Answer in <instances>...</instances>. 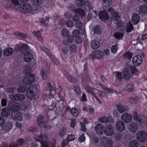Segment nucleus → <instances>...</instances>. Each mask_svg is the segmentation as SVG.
I'll use <instances>...</instances> for the list:
<instances>
[{"mask_svg": "<svg viewBox=\"0 0 147 147\" xmlns=\"http://www.w3.org/2000/svg\"><path fill=\"white\" fill-rule=\"evenodd\" d=\"M41 72V76L42 78L45 80H46L47 78V76L46 71L43 69H42Z\"/></svg>", "mask_w": 147, "mask_h": 147, "instance_id": "obj_55", "label": "nucleus"}, {"mask_svg": "<svg viewBox=\"0 0 147 147\" xmlns=\"http://www.w3.org/2000/svg\"><path fill=\"white\" fill-rule=\"evenodd\" d=\"M16 89L15 88L13 87L11 88L7 89V92L8 93H15L16 92Z\"/></svg>", "mask_w": 147, "mask_h": 147, "instance_id": "obj_59", "label": "nucleus"}, {"mask_svg": "<svg viewBox=\"0 0 147 147\" xmlns=\"http://www.w3.org/2000/svg\"><path fill=\"white\" fill-rule=\"evenodd\" d=\"M116 107L119 112L120 113H123L127 110V107L124 106L121 103H119L116 105Z\"/></svg>", "mask_w": 147, "mask_h": 147, "instance_id": "obj_21", "label": "nucleus"}, {"mask_svg": "<svg viewBox=\"0 0 147 147\" xmlns=\"http://www.w3.org/2000/svg\"><path fill=\"white\" fill-rule=\"evenodd\" d=\"M10 99L14 101H20L25 98L24 95L20 94H10L9 96Z\"/></svg>", "mask_w": 147, "mask_h": 147, "instance_id": "obj_10", "label": "nucleus"}, {"mask_svg": "<svg viewBox=\"0 0 147 147\" xmlns=\"http://www.w3.org/2000/svg\"><path fill=\"white\" fill-rule=\"evenodd\" d=\"M33 35L37 38L39 40L42 41V39L41 36V34L40 33V31H38L37 32L35 31H33L32 32Z\"/></svg>", "mask_w": 147, "mask_h": 147, "instance_id": "obj_40", "label": "nucleus"}, {"mask_svg": "<svg viewBox=\"0 0 147 147\" xmlns=\"http://www.w3.org/2000/svg\"><path fill=\"white\" fill-rule=\"evenodd\" d=\"M138 144L136 140L131 141L129 143V147H137Z\"/></svg>", "mask_w": 147, "mask_h": 147, "instance_id": "obj_45", "label": "nucleus"}, {"mask_svg": "<svg viewBox=\"0 0 147 147\" xmlns=\"http://www.w3.org/2000/svg\"><path fill=\"white\" fill-rule=\"evenodd\" d=\"M75 139V136L73 134H71L67 136V139L69 142L74 141Z\"/></svg>", "mask_w": 147, "mask_h": 147, "instance_id": "obj_51", "label": "nucleus"}, {"mask_svg": "<svg viewBox=\"0 0 147 147\" xmlns=\"http://www.w3.org/2000/svg\"><path fill=\"white\" fill-rule=\"evenodd\" d=\"M74 89L75 92L78 94H80L81 93L80 89V88L77 86H75Z\"/></svg>", "mask_w": 147, "mask_h": 147, "instance_id": "obj_62", "label": "nucleus"}, {"mask_svg": "<svg viewBox=\"0 0 147 147\" xmlns=\"http://www.w3.org/2000/svg\"><path fill=\"white\" fill-rule=\"evenodd\" d=\"M100 142L101 144L104 147H112L113 144V140L107 137L102 138Z\"/></svg>", "mask_w": 147, "mask_h": 147, "instance_id": "obj_6", "label": "nucleus"}, {"mask_svg": "<svg viewBox=\"0 0 147 147\" xmlns=\"http://www.w3.org/2000/svg\"><path fill=\"white\" fill-rule=\"evenodd\" d=\"M90 143L93 145V147H95L98 145V142L99 140L98 138L96 136H93L90 138Z\"/></svg>", "mask_w": 147, "mask_h": 147, "instance_id": "obj_30", "label": "nucleus"}, {"mask_svg": "<svg viewBox=\"0 0 147 147\" xmlns=\"http://www.w3.org/2000/svg\"><path fill=\"white\" fill-rule=\"evenodd\" d=\"M128 129L130 132L135 133L138 129L137 124L134 123H131L129 126Z\"/></svg>", "mask_w": 147, "mask_h": 147, "instance_id": "obj_22", "label": "nucleus"}, {"mask_svg": "<svg viewBox=\"0 0 147 147\" xmlns=\"http://www.w3.org/2000/svg\"><path fill=\"white\" fill-rule=\"evenodd\" d=\"M18 145L22 146L25 144L26 140L22 139H18L17 140Z\"/></svg>", "mask_w": 147, "mask_h": 147, "instance_id": "obj_56", "label": "nucleus"}, {"mask_svg": "<svg viewBox=\"0 0 147 147\" xmlns=\"http://www.w3.org/2000/svg\"><path fill=\"white\" fill-rule=\"evenodd\" d=\"M82 39L79 36L77 37L75 39V42L78 44L82 42Z\"/></svg>", "mask_w": 147, "mask_h": 147, "instance_id": "obj_64", "label": "nucleus"}, {"mask_svg": "<svg viewBox=\"0 0 147 147\" xmlns=\"http://www.w3.org/2000/svg\"><path fill=\"white\" fill-rule=\"evenodd\" d=\"M9 110L7 107L3 108L1 113L2 116L3 117H7L10 115Z\"/></svg>", "mask_w": 147, "mask_h": 147, "instance_id": "obj_31", "label": "nucleus"}, {"mask_svg": "<svg viewBox=\"0 0 147 147\" xmlns=\"http://www.w3.org/2000/svg\"><path fill=\"white\" fill-rule=\"evenodd\" d=\"M67 79L68 81H69L72 83H75L78 82V80L71 76H68L67 77Z\"/></svg>", "mask_w": 147, "mask_h": 147, "instance_id": "obj_43", "label": "nucleus"}, {"mask_svg": "<svg viewBox=\"0 0 147 147\" xmlns=\"http://www.w3.org/2000/svg\"><path fill=\"white\" fill-rule=\"evenodd\" d=\"M99 18L102 20L105 21L109 18V16L107 11L105 10L100 11L98 14Z\"/></svg>", "mask_w": 147, "mask_h": 147, "instance_id": "obj_13", "label": "nucleus"}, {"mask_svg": "<svg viewBox=\"0 0 147 147\" xmlns=\"http://www.w3.org/2000/svg\"><path fill=\"white\" fill-rule=\"evenodd\" d=\"M74 40V37L73 36H69L68 37L67 41L69 43L72 42Z\"/></svg>", "mask_w": 147, "mask_h": 147, "instance_id": "obj_60", "label": "nucleus"}, {"mask_svg": "<svg viewBox=\"0 0 147 147\" xmlns=\"http://www.w3.org/2000/svg\"><path fill=\"white\" fill-rule=\"evenodd\" d=\"M33 58V55L30 51L25 53L24 57V60L25 62H29Z\"/></svg>", "mask_w": 147, "mask_h": 147, "instance_id": "obj_19", "label": "nucleus"}, {"mask_svg": "<svg viewBox=\"0 0 147 147\" xmlns=\"http://www.w3.org/2000/svg\"><path fill=\"white\" fill-rule=\"evenodd\" d=\"M12 126V125L11 122H6L2 127V129L3 130L8 132L11 129Z\"/></svg>", "mask_w": 147, "mask_h": 147, "instance_id": "obj_27", "label": "nucleus"}, {"mask_svg": "<svg viewBox=\"0 0 147 147\" xmlns=\"http://www.w3.org/2000/svg\"><path fill=\"white\" fill-rule=\"evenodd\" d=\"M112 3V1L109 2L103 1V5L106 8H107L110 6Z\"/></svg>", "mask_w": 147, "mask_h": 147, "instance_id": "obj_58", "label": "nucleus"}, {"mask_svg": "<svg viewBox=\"0 0 147 147\" xmlns=\"http://www.w3.org/2000/svg\"><path fill=\"white\" fill-rule=\"evenodd\" d=\"M120 16L118 13L114 11L112 13L111 19L112 21H114L115 22H119L120 20H121Z\"/></svg>", "mask_w": 147, "mask_h": 147, "instance_id": "obj_20", "label": "nucleus"}, {"mask_svg": "<svg viewBox=\"0 0 147 147\" xmlns=\"http://www.w3.org/2000/svg\"><path fill=\"white\" fill-rule=\"evenodd\" d=\"M140 18L139 15L136 13H134L132 16L131 21L134 24H137L139 22Z\"/></svg>", "mask_w": 147, "mask_h": 147, "instance_id": "obj_24", "label": "nucleus"}, {"mask_svg": "<svg viewBox=\"0 0 147 147\" xmlns=\"http://www.w3.org/2000/svg\"><path fill=\"white\" fill-rule=\"evenodd\" d=\"M11 117L12 119L16 121H21L22 120L21 114L18 111L12 112Z\"/></svg>", "mask_w": 147, "mask_h": 147, "instance_id": "obj_17", "label": "nucleus"}, {"mask_svg": "<svg viewBox=\"0 0 147 147\" xmlns=\"http://www.w3.org/2000/svg\"><path fill=\"white\" fill-rule=\"evenodd\" d=\"M62 35L65 37H67L69 35V32L65 29H63L61 31Z\"/></svg>", "mask_w": 147, "mask_h": 147, "instance_id": "obj_53", "label": "nucleus"}, {"mask_svg": "<svg viewBox=\"0 0 147 147\" xmlns=\"http://www.w3.org/2000/svg\"><path fill=\"white\" fill-rule=\"evenodd\" d=\"M125 90L128 92H131L133 90V86L131 84H129L126 85L125 88Z\"/></svg>", "mask_w": 147, "mask_h": 147, "instance_id": "obj_46", "label": "nucleus"}, {"mask_svg": "<svg viewBox=\"0 0 147 147\" xmlns=\"http://www.w3.org/2000/svg\"><path fill=\"white\" fill-rule=\"evenodd\" d=\"M32 4L34 5H39L41 4V0H31Z\"/></svg>", "mask_w": 147, "mask_h": 147, "instance_id": "obj_48", "label": "nucleus"}, {"mask_svg": "<svg viewBox=\"0 0 147 147\" xmlns=\"http://www.w3.org/2000/svg\"><path fill=\"white\" fill-rule=\"evenodd\" d=\"M103 125L100 123H98L95 126L96 132L98 134L101 135L102 134Z\"/></svg>", "mask_w": 147, "mask_h": 147, "instance_id": "obj_25", "label": "nucleus"}, {"mask_svg": "<svg viewBox=\"0 0 147 147\" xmlns=\"http://www.w3.org/2000/svg\"><path fill=\"white\" fill-rule=\"evenodd\" d=\"M142 57L139 55L135 56L133 57L132 61L135 66H138L142 63Z\"/></svg>", "mask_w": 147, "mask_h": 147, "instance_id": "obj_12", "label": "nucleus"}, {"mask_svg": "<svg viewBox=\"0 0 147 147\" xmlns=\"http://www.w3.org/2000/svg\"><path fill=\"white\" fill-rule=\"evenodd\" d=\"M117 50V45H115L114 46H112L111 48V51L113 53H116Z\"/></svg>", "mask_w": 147, "mask_h": 147, "instance_id": "obj_63", "label": "nucleus"}, {"mask_svg": "<svg viewBox=\"0 0 147 147\" xmlns=\"http://www.w3.org/2000/svg\"><path fill=\"white\" fill-rule=\"evenodd\" d=\"M69 49L71 53L76 52L77 50L76 46L74 44H71L69 46Z\"/></svg>", "mask_w": 147, "mask_h": 147, "instance_id": "obj_42", "label": "nucleus"}, {"mask_svg": "<svg viewBox=\"0 0 147 147\" xmlns=\"http://www.w3.org/2000/svg\"><path fill=\"white\" fill-rule=\"evenodd\" d=\"M13 52V49L9 48L5 49L4 50L3 54L6 56H9L12 55Z\"/></svg>", "mask_w": 147, "mask_h": 147, "instance_id": "obj_34", "label": "nucleus"}, {"mask_svg": "<svg viewBox=\"0 0 147 147\" xmlns=\"http://www.w3.org/2000/svg\"><path fill=\"white\" fill-rule=\"evenodd\" d=\"M136 137L138 141L144 143L147 140V133L144 131H139L137 133Z\"/></svg>", "mask_w": 147, "mask_h": 147, "instance_id": "obj_4", "label": "nucleus"}, {"mask_svg": "<svg viewBox=\"0 0 147 147\" xmlns=\"http://www.w3.org/2000/svg\"><path fill=\"white\" fill-rule=\"evenodd\" d=\"M67 132V129L63 127L60 130L58 134L60 137H62L66 135Z\"/></svg>", "mask_w": 147, "mask_h": 147, "instance_id": "obj_38", "label": "nucleus"}, {"mask_svg": "<svg viewBox=\"0 0 147 147\" xmlns=\"http://www.w3.org/2000/svg\"><path fill=\"white\" fill-rule=\"evenodd\" d=\"M100 46V43L97 40H94L91 42V46L93 49H97Z\"/></svg>", "mask_w": 147, "mask_h": 147, "instance_id": "obj_32", "label": "nucleus"}, {"mask_svg": "<svg viewBox=\"0 0 147 147\" xmlns=\"http://www.w3.org/2000/svg\"><path fill=\"white\" fill-rule=\"evenodd\" d=\"M115 138L117 140H121L122 139V134L121 133H116L115 135Z\"/></svg>", "mask_w": 147, "mask_h": 147, "instance_id": "obj_52", "label": "nucleus"}, {"mask_svg": "<svg viewBox=\"0 0 147 147\" xmlns=\"http://www.w3.org/2000/svg\"><path fill=\"white\" fill-rule=\"evenodd\" d=\"M121 120L124 121L125 123H129L132 119V117L129 114L125 113L123 114L121 117Z\"/></svg>", "mask_w": 147, "mask_h": 147, "instance_id": "obj_15", "label": "nucleus"}, {"mask_svg": "<svg viewBox=\"0 0 147 147\" xmlns=\"http://www.w3.org/2000/svg\"><path fill=\"white\" fill-rule=\"evenodd\" d=\"M74 22L71 20H69L65 22V24L68 27H72L74 25Z\"/></svg>", "mask_w": 147, "mask_h": 147, "instance_id": "obj_47", "label": "nucleus"}, {"mask_svg": "<svg viewBox=\"0 0 147 147\" xmlns=\"http://www.w3.org/2000/svg\"><path fill=\"white\" fill-rule=\"evenodd\" d=\"M98 120L99 122L101 123H110L112 121V118L109 116L107 117H101L99 118Z\"/></svg>", "mask_w": 147, "mask_h": 147, "instance_id": "obj_23", "label": "nucleus"}, {"mask_svg": "<svg viewBox=\"0 0 147 147\" xmlns=\"http://www.w3.org/2000/svg\"><path fill=\"white\" fill-rule=\"evenodd\" d=\"M33 35L37 38L39 40L42 41V39L41 36V34L40 33V31H38L37 32L35 31H33L32 32Z\"/></svg>", "mask_w": 147, "mask_h": 147, "instance_id": "obj_39", "label": "nucleus"}, {"mask_svg": "<svg viewBox=\"0 0 147 147\" xmlns=\"http://www.w3.org/2000/svg\"><path fill=\"white\" fill-rule=\"evenodd\" d=\"M35 80L34 77L33 75L30 74L26 75L23 80L24 83L26 85H30L34 82Z\"/></svg>", "mask_w": 147, "mask_h": 147, "instance_id": "obj_7", "label": "nucleus"}, {"mask_svg": "<svg viewBox=\"0 0 147 147\" xmlns=\"http://www.w3.org/2000/svg\"><path fill=\"white\" fill-rule=\"evenodd\" d=\"M37 139L42 147H49V143L47 142V138L45 135H40L38 136Z\"/></svg>", "mask_w": 147, "mask_h": 147, "instance_id": "obj_8", "label": "nucleus"}, {"mask_svg": "<svg viewBox=\"0 0 147 147\" xmlns=\"http://www.w3.org/2000/svg\"><path fill=\"white\" fill-rule=\"evenodd\" d=\"M85 89L88 92H89L91 94L94 92V88L90 86H89L86 85L84 86Z\"/></svg>", "mask_w": 147, "mask_h": 147, "instance_id": "obj_49", "label": "nucleus"}, {"mask_svg": "<svg viewBox=\"0 0 147 147\" xmlns=\"http://www.w3.org/2000/svg\"><path fill=\"white\" fill-rule=\"evenodd\" d=\"M70 112L71 114L74 117H77L79 115L78 110L75 108L70 109Z\"/></svg>", "mask_w": 147, "mask_h": 147, "instance_id": "obj_35", "label": "nucleus"}, {"mask_svg": "<svg viewBox=\"0 0 147 147\" xmlns=\"http://www.w3.org/2000/svg\"><path fill=\"white\" fill-rule=\"evenodd\" d=\"M124 57L125 58L130 60L132 57V55L129 52H127L125 53L123 55Z\"/></svg>", "mask_w": 147, "mask_h": 147, "instance_id": "obj_57", "label": "nucleus"}, {"mask_svg": "<svg viewBox=\"0 0 147 147\" xmlns=\"http://www.w3.org/2000/svg\"><path fill=\"white\" fill-rule=\"evenodd\" d=\"M138 71V70L134 67L126 65L123 70V78L127 80H129L132 76V74H136Z\"/></svg>", "mask_w": 147, "mask_h": 147, "instance_id": "obj_1", "label": "nucleus"}, {"mask_svg": "<svg viewBox=\"0 0 147 147\" xmlns=\"http://www.w3.org/2000/svg\"><path fill=\"white\" fill-rule=\"evenodd\" d=\"M36 90L37 88L35 86H30L27 90L26 96L30 99H34L35 95L34 92Z\"/></svg>", "mask_w": 147, "mask_h": 147, "instance_id": "obj_5", "label": "nucleus"}, {"mask_svg": "<svg viewBox=\"0 0 147 147\" xmlns=\"http://www.w3.org/2000/svg\"><path fill=\"white\" fill-rule=\"evenodd\" d=\"M20 9L22 12L25 13L30 12L31 10V6L27 4L22 5L20 7Z\"/></svg>", "mask_w": 147, "mask_h": 147, "instance_id": "obj_16", "label": "nucleus"}, {"mask_svg": "<svg viewBox=\"0 0 147 147\" xmlns=\"http://www.w3.org/2000/svg\"><path fill=\"white\" fill-rule=\"evenodd\" d=\"M74 11L75 14H79L81 17H84L85 16L84 10L81 8H78L74 9Z\"/></svg>", "mask_w": 147, "mask_h": 147, "instance_id": "obj_26", "label": "nucleus"}, {"mask_svg": "<svg viewBox=\"0 0 147 147\" xmlns=\"http://www.w3.org/2000/svg\"><path fill=\"white\" fill-rule=\"evenodd\" d=\"M138 100V98L136 96H134L130 97L129 99V102L133 105L137 103Z\"/></svg>", "mask_w": 147, "mask_h": 147, "instance_id": "obj_33", "label": "nucleus"}, {"mask_svg": "<svg viewBox=\"0 0 147 147\" xmlns=\"http://www.w3.org/2000/svg\"><path fill=\"white\" fill-rule=\"evenodd\" d=\"M104 131L105 134L107 136H111L113 134V128L110 125L105 126L104 128Z\"/></svg>", "mask_w": 147, "mask_h": 147, "instance_id": "obj_14", "label": "nucleus"}, {"mask_svg": "<svg viewBox=\"0 0 147 147\" xmlns=\"http://www.w3.org/2000/svg\"><path fill=\"white\" fill-rule=\"evenodd\" d=\"M88 68L86 63L84 64V69L83 74L81 75V78L82 79V84L83 86L84 84H89L90 82V76L88 72Z\"/></svg>", "mask_w": 147, "mask_h": 147, "instance_id": "obj_2", "label": "nucleus"}, {"mask_svg": "<svg viewBox=\"0 0 147 147\" xmlns=\"http://www.w3.org/2000/svg\"><path fill=\"white\" fill-rule=\"evenodd\" d=\"M133 29V26L130 22H128L127 23L126 26V30L127 32V33H129L131 32Z\"/></svg>", "mask_w": 147, "mask_h": 147, "instance_id": "obj_36", "label": "nucleus"}, {"mask_svg": "<svg viewBox=\"0 0 147 147\" xmlns=\"http://www.w3.org/2000/svg\"><path fill=\"white\" fill-rule=\"evenodd\" d=\"M116 76L118 80H121L123 79V77L121 72H117L116 74Z\"/></svg>", "mask_w": 147, "mask_h": 147, "instance_id": "obj_61", "label": "nucleus"}, {"mask_svg": "<svg viewBox=\"0 0 147 147\" xmlns=\"http://www.w3.org/2000/svg\"><path fill=\"white\" fill-rule=\"evenodd\" d=\"M26 88L27 87L26 86H22L18 88L17 90L19 92H23L25 91Z\"/></svg>", "mask_w": 147, "mask_h": 147, "instance_id": "obj_50", "label": "nucleus"}, {"mask_svg": "<svg viewBox=\"0 0 147 147\" xmlns=\"http://www.w3.org/2000/svg\"><path fill=\"white\" fill-rule=\"evenodd\" d=\"M84 7L86 10L87 11L90 10V2L88 1H86L85 3H84Z\"/></svg>", "mask_w": 147, "mask_h": 147, "instance_id": "obj_54", "label": "nucleus"}, {"mask_svg": "<svg viewBox=\"0 0 147 147\" xmlns=\"http://www.w3.org/2000/svg\"><path fill=\"white\" fill-rule=\"evenodd\" d=\"M93 59L96 58L98 59L102 58L103 54L102 52L99 50H96L95 52L92 53L91 54Z\"/></svg>", "mask_w": 147, "mask_h": 147, "instance_id": "obj_18", "label": "nucleus"}, {"mask_svg": "<svg viewBox=\"0 0 147 147\" xmlns=\"http://www.w3.org/2000/svg\"><path fill=\"white\" fill-rule=\"evenodd\" d=\"M114 36L115 38L118 39H122L123 37V34L122 33L117 32L114 33Z\"/></svg>", "mask_w": 147, "mask_h": 147, "instance_id": "obj_44", "label": "nucleus"}, {"mask_svg": "<svg viewBox=\"0 0 147 147\" xmlns=\"http://www.w3.org/2000/svg\"><path fill=\"white\" fill-rule=\"evenodd\" d=\"M132 114L134 119L137 121L140 125H144L146 123L147 119L144 116L138 115L137 113L135 111L133 112Z\"/></svg>", "mask_w": 147, "mask_h": 147, "instance_id": "obj_3", "label": "nucleus"}, {"mask_svg": "<svg viewBox=\"0 0 147 147\" xmlns=\"http://www.w3.org/2000/svg\"><path fill=\"white\" fill-rule=\"evenodd\" d=\"M138 12L139 14L142 15L146 14L147 13V7L146 6L144 5L141 6L139 8Z\"/></svg>", "mask_w": 147, "mask_h": 147, "instance_id": "obj_28", "label": "nucleus"}, {"mask_svg": "<svg viewBox=\"0 0 147 147\" xmlns=\"http://www.w3.org/2000/svg\"><path fill=\"white\" fill-rule=\"evenodd\" d=\"M92 32H93L94 34H99L101 32V29L98 26H95L92 31Z\"/></svg>", "mask_w": 147, "mask_h": 147, "instance_id": "obj_37", "label": "nucleus"}, {"mask_svg": "<svg viewBox=\"0 0 147 147\" xmlns=\"http://www.w3.org/2000/svg\"><path fill=\"white\" fill-rule=\"evenodd\" d=\"M115 127L118 131H123L125 129V124L122 121H118L116 122Z\"/></svg>", "mask_w": 147, "mask_h": 147, "instance_id": "obj_11", "label": "nucleus"}, {"mask_svg": "<svg viewBox=\"0 0 147 147\" xmlns=\"http://www.w3.org/2000/svg\"><path fill=\"white\" fill-rule=\"evenodd\" d=\"M20 51L21 52L24 53L28 52L30 50L29 47L26 44H23L20 47Z\"/></svg>", "mask_w": 147, "mask_h": 147, "instance_id": "obj_29", "label": "nucleus"}, {"mask_svg": "<svg viewBox=\"0 0 147 147\" xmlns=\"http://www.w3.org/2000/svg\"><path fill=\"white\" fill-rule=\"evenodd\" d=\"M8 105L12 112L18 111L20 109V104L17 102H9Z\"/></svg>", "mask_w": 147, "mask_h": 147, "instance_id": "obj_9", "label": "nucleus"}, {"mask_svg": "<svg viewBox=\"0 0 147 147\" xmlns=\"http://www.w3.org/2000/svg\"><path fill=\"white\" fill-rule=\"evenodd\" d=\"M76 6L78 7H82L84 4V0H76L75 1Z\"/></svg>", "mask_w": 147, "mask_h": 147, "instance_id": "obj_41", "label": "nucleus"}]
</instances>
